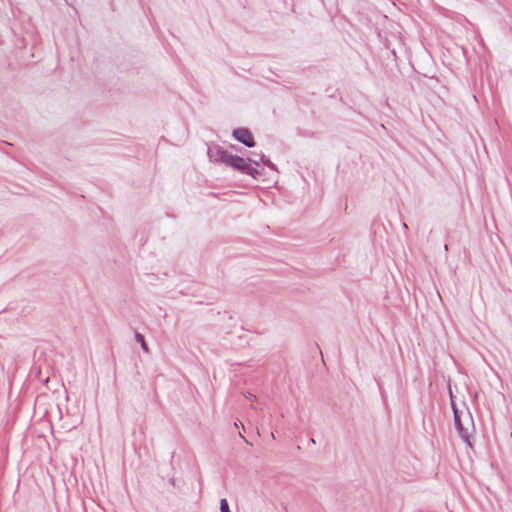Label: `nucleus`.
<instances>
[{
  "label": "nucleus",
  "mask_w": 512,
  "mask_h": 512,
  "mask_svg": "<svg viewBox=\"0 0 512 512\" xmlns=\"http://www.w3.org/2000/svg\"><path fill=\"white\" fill-rule=\"evenodd\" d=\"M232 168L235 170H238L241 173L247 174L252 176L253 178H257L259 175V172L256 168L252 167L248 160L235 155L233 164L231 165Z\"/></svg>",
  "instance_id": "obj_2"
},
{
  "label": "nucleus",
  "mask_w": 512,
  "mask_h": 512,
  "mask_svg": "<svg viewBox=\"0 0 512 512\" xmlns=\"http://www.w3.org/2000/svg\"><path fill=\"white\" fill-rule=\"evenodd\" d=\"M249 398H250V399H255V396H254V395L249 394Z\"/></svg>",
  "instance_id": "obj_9"
},
{
  "label": "nucleus",
  "mask_w": 512,
  "mask_h": 512,
  "mask_svg": "<svg viewBox=\"0 0 512 512\" xmlns=\"http://www.w3.org/2000/svg\"><path fill=\"white\" fill-rule=\"evenodd\" d=\"M260 162H262L271 169H275V165L263 154L259 156V163Z\"/></svg>",
  "instance_id": "obj_6"
},
{
  "label": "nucleus",
  "mask_w": 512,
  "mask_h": 512,
  "mask_svg": "<svg viewBox=\"0 0 512 512\" xmlns=\"http://www.w3.org/2000/svg\"><path fill=\"white\" fill-rule=\"evenodd\" d=\"M209 156L215 162H221L230 167L233 164V160L235 157V155H233L232 153H230L220 147L210 150Z\"/></svg>",
  "instance_id": "obj_3"
},
{
  "label": "nucleus",
  "mask_w": 512,
  "mask_h": 512,
  "mask_svg": "<svg viewBox=\"0 0 512 512\" xmlns=\"http://www.w3.org/2000/svg\"><path fill=\"white\" fill-rule=\"evenodd\" d=\"M250 162H253L254 164H259V157H256L255 159H249Z\"/></svg>",
  "instance_id": "obj_8"
},
{
  "label": "nucleus",
  "mask_w": 512,
  "mask_h": 512,
  "mask_svg": "<svg viewBox=\"0 0 512 512\" xmlns=\"http://www.w3.org/2000/svg\"><path fill=\"white\" fill-rule=\"evenodd\" d=\"M454 424L461 439L472 446L471 437L474 432V422L471 413L465 410H459L453 405Z\"/></svg>",
  "instance_id": "obj_1"
},
{
  "label": "nucleus",
  "mask_w": 512,
  "mask_h": 512,
  "mask_svg": "<svg viewBox=\"0 0 512 512\" xmlns=\"http://www.w3.org/2000/svg\"><path fill=\"white\" fill-rule=\"evenodd\" d=\"M234 138L243 143L247 147H253L255 145L251 132L246 128H238L233 131Z\"/></svg>",
  "instance_id": "obj_4"
},
{
  "label": "nucleus",
  "mask_w": 512,
  "mask_h": 512,
  "mask_svg": "<svg viewBox=\"0 0 512 512\" xmlns=\"http://www.w3.org/2000/svg\"><path fill=\"white\" fill-rule=\"evenodd\" d=\"M220 511L221 512H230L229 505L226 499H221L220 501Z\"/></svg>",
  "instance_id": "obj_7"
},
{
  "label": "nucleus",
  "mask_w": 512,
  "mask_h": 512,
  "mask_svg": "<svg viewBox=\"0 0 512 512\" xmlns=\"http://www.w3.org/2000/svg\"><path fill=\"white\" fill-rule=\"evenodd\" d=\"M135 339L141 345L143 351L145 353H149V348H148V346H147V344L145 342L144 336L142 334H140V333H136L135 334Z\"/></svg>",
  "instance_id": "obj_5"
}]
</instances>
